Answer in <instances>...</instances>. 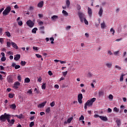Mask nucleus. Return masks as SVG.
<instances>
[{"label": "nucleus", "mask_w": 127, "mask_h": 127, "mask_svg": "<svg viewBox=\"0 0 127 127\" xmlns=\"http://www.w3.org/2000/svg\"><path fill=\"white\" fill-rule=\"evenodd\" d=\"M10 118H11L10 115L4 113L3 115H2L0 116V120L1 121V122H3V123H4V122H5L6 121H7V122H9Z\"/></svg>", "instance_id": "obj_1"}, {"label": "nucleus", "mask_w": 127, "mask_h": 127, "mask_svg": "<svg viewBox=\"0 0 127 127\" xmlns=\"http://www.w3.org/2000/svg\"><path fill=\"white\" fill-rule=\"evenodd\" d=\"M96 98H93L90 100H87L85 104H86L88 107H91L93 106V104H94V102H96Z\"/></svg>", "instance_id": "obj_2"}, {"label": "nucleus", "mask_w": 127, "mask_h": 127, "mask_svg": "<svg viewBox=\"0 0 127 127\" xmlns=\"http://www.w3.org/2000/svg\"><path fill=\"white\" fill-rule=\"evenodd\" d=\"M10 10H11V8L10 7V6L7 7L2 12L3 15H4V16H6V15H8V13L10 12Z\"/></svg>", "instance_id": "obj_3"}, {"label": "nucleus", "mask_w": 127, "mask_h": 127, "mask_svg": "<svg viewBox=\"0 0 127 127\" xmlns=\"http://www.w3.org/2000/svg\"><path fill=\"white\" fill-rule=\"evenodd\" d=\"M78 15L81 22H84V20L85 19V14H83L82 12H79Z\"/></svg>", "instance_id": "obj_4"}, {"label": "nucleus", "mask_w": 127, "mask_h": 127, "mask_svg": "<svg viewBox=\"0 0 127 127\" xmlns=\"http://www.w3.org/2000/svg\"><path fill=\"white\" fill-rule=\"evenodd\" d=\"M83 99V94L80 93L77 96V101L79 104H82L83 101H82V99Z\"/></svg>", "instance_id": "obj_5"}, {"label": "nucleus", "mask_w": 127, "mask_h": 127, "mask_svg": "<svg viewBox=\"0 0 127 127\" xmlns=\"http://www.w3.org/2000/svg\"><path fill=\"white\" fill-rule=\"evenodd\" d=\"M26 24L28 25V26H29V27L31 28L34 26V23H33L32 21H31V20H28L26 22Z\"/></svg>", "instance_id": "obj_6"}, {"label": "nucleus", "mask_w": 127, "mask_h": 127, "mask_svg": "<svg viewBox=\"0 0 127 127\" xmlns=\"http://www.w3.org/2000/svg\"><path fill=\"white\" fill-rule=\"evenodd\" d=\"M7 81L8 83H13V78H12V76L10 75H8L7 77Z\"/></svg>", "instance_id": "obj_7"}, {"label": "nucleus", "mask_w": 127, "mask_h": 127, "mask_svg": "<svg viewBox=\"0 0 127 127\" xmlns=\"http://www.w3.org/2000/svg\"><path fill=\"white\" fill-rule=\"evenodd\" d=\"M19 86H20V83L18 81H16L14 83V86H13V88L14 89H18Z\"/></svg>", "instance_id": "obj_8"}, {"label": "nucleus", "mask_w": 127, "mask_h": 127, "mask_svg": "<svg viewBox=\"0 0 127 127\" xmlns=\"http://www.w3.org/2000/svg\"><path fill=\"white\" fill-rule=\"evenodd\" d=\"M47 103V101H45L42 103H41L38 105V108H40V109H42L46 105V103Z\"/></svg>", "instance_id": "obj_9"}, {"label": "nucleus", "mask_w": 127, "mask_h": 127, "mask_svg": "<svg viewBox=\"0 0 127 127\" xmlns=\"http://www.w3.org/2000/svg\"><path fill=\"white\" fill-rule=\"evenodd\" d=\"M105 65L107 68L109 69H111L112 68V66H113V64L112 63H107L105 64Z\"/></svg>", "instance_id": "obj_10"}, {"label": "nucleus", "mask_w": 127, "mask_h": 127, "mask_svg": "<svg viewBox=\"0 0 127 127\" xmlns=\"http://www.w3.org/2000/svg\"><path fill=\"white\" fill-rule=\"evenodd\" d=\"M103 12H104V10H103L102 7H100L99 11L98 12V14H99L100 17H102V15H103Z\"/></svg>", "instance_id": "obj_11"}, {"label": "nucleus", "mask_w": 127, "mask_h": 127, "mask_svg": "<svg viewBox=\"0 0 127 127\" xmlns=\"http://www.w3.org/2000/svg\"><path fill=\"white\" fill-rule=\"evenodd\" d=\"M43 4H44L43 1H41L38 4V7H40V8L43 7Z\"/></svg>", "instance_id": "obj_12"}, {"label": "nucleus", "mask_w": 127, "mask_h": 127, "mask_svg": "<svg viewBox=\"0 0 127 127\" xmlns=\"http://www.w3.org/2000/svg\"><path fill=\"white\" fill-rule=\"evenodd\" d=\"M11 44L12 47L15 48V49H16V50L18 49V46H17V45H16V44H15V43L12 42L11 43Z\"/></svg>", "instance_id": "obj_13"}, {"label": "nucleus", "mask_w": 127, "mask_h": 127, "mask_svg": "<svg viewBox=\"0 0 127 127\" xmlns=\"http://www.w3.org/2000/svg\"><path fill=\"white\" fill-rule=\"evenodd\" d=\"M88 13L90 17H92V9L90 7H88Z\"/></svg>", "instance_id": "obj_14"}, {"label": "nucleus", "mask_w": 127, "mask_h": 127, "mask_svg": "<svg viewBox=\"0 0 127 127\" xmlns=\"http://www.w3.org/2000/svg\"><path fill=\"white\" fill-rule=\"evenodd\" d=\"M20 59V55H16L14 56V60L15 61H18Z\"/></svg>", "instance_id": "obj_15"}, {"label": "nucleus", "mask_w": 127, "mask_h": 127, "mask_svg": "<svg viewBox=\"0 0 127 127\" xmlns=\"http://www.w3.org/2000/svg\"><path fill=\"white\" fill-rule=\"evenodd\" d=\"M9 107L10 109H11L12 110H15L16 109V105H15V104L10 105Z\"/></svg>", "instance_id": "obj_16"}, {"label": "nucleus", "mask_w": 127, "mask_h": 127, "mask_svg": "<svg viewBox=\"0 0 127 127\" xmlns=\"http://www.w3.org/2000/svg\"><path fill=\"white\" fill-rule=\"evenodd\" d=\"M100 119L102 120V121H104V122H107L108 121V118L104 117V116H100Z\"/></svg>", "instance_id": "obj_17"}, {"label": "nucleus", "mask_w": 127, "mask_h": 127, "mask_svg": "<svg viewBox=\"0 0 127 127\" xmlns=\"http://www.w3.org/2000/svg\"><path fill=\"white\" fill-rule=\"evenodd\" d=\"M101 28L104 29V28H106L107 26H106V23H105V22L103 21V23L101 24Z\"/></svg>", "instance_id": "obj_18"}, {"label": "nucleus", "mask_w": 127, "mask_h": 127, "mask_svg": "<svg viewBox=\"0 0 127 127\" xmlns=\"http://www.w3.org/2000/svg\"><path fill=\"white\" fill-rule=\"evenodd\" d=\"M51 18L52 20H56V19H58V16L54 15L52 16Z\"/></svg>", "instance_id": "obj_19"}, {"label": "nucleus", "mask_w": 127, "mask_h": 127, "mask_svg": "<svg viewBox=\"0 0 127 127\" xmlns=\"http://www.w3.org/2000/svg\"><path fill=\"white\" fill-rule=\"evenodd\" d=\"M15 117H16V118H18V119H23V115L22 114H20L19 115H15Z\"/></svg>", "instance_id": "obj_20"}, {"label": "nucleus", "mask_w": 127, "mask_h": 127, "mask_svg": "<svg viewBox=\"0 0 127 127\" xmlns=\"http://www.w3.org/2000/svg\"><path fill=\"white\" fill-rule=\"evenodd\" d=\"M62 12H63L64 15V16H68V12H67V11H66V10H63Z\"/></svg>", "instance_id": "obj_21"}, {"label": "nucleus", "mask_w": 127, "mask_h": 127, "mask_svg": "<svg viewBox=\"0 0 127 127\" xmlns=\"http://www.w3.org/2000/svg\"><path fill=\"white\" fill-rule=\"evenodd\" d=\"M29 82H30V79H29V78L26 77L24 79V83H29Z\"/></svg>", "instance_id": "obj_22"}, {"label": "nucleus", "mask_w": 127, "mask_h": 127, "mask_svg": "<svg viewBox=\"0 0 127 127\" xmlns=\"http://www.w3.org/2000/svg\"><path fill=\"white\" fill-rule=\"evenodd\" d=\"M70 0H66V5L67 7H69L70 6Z\"/></svg>", "instance_id": "obj_23"}, {"label": "nucleus", "mask_w": 127, "mask_h": 127, "mask_svg": "<svg viewBox=\"0 0 127 127\" xmlns=\"http://www.w3.org/2000/svg\"><path fill=\"white\" fill-rule=\"evenodd\" d=\"M73 117H70V118L68 119L67 120V123L68 124H70V123H71V122H72V121L73 120Z\"/></svg>", "instance_id": "obj_24"}, {"label": "nucleus", "mask_w": 127, "mask_h": 127, "mask_svg": "<svg viewBox=\"0 0 127 127\" xmlns=\"http://www.w3.org/2000/svg\"><path fill=\"white\" fill-rule=\"evenodd\" d=\"M38 30V29L37 28H34L32 30V33H36V31Z\"/></svg>", "instance_id": "obj_25"}, {"label": "nucleus", "mask_w": 127, "mask_h": 127, "mask_svg": "<svg viewBox=\"0 0 127 127\" xmlns=\"http://www.w3.org/2000/svg\"><path fill=\"white\" fill-rule=\"evenodd\" d=\"M20 64L22 66H25L26 62L25 61H21Z\"/></svg>", "instance_id": "obj_26"}, {"label": "nucleus", "mask_w": 127, "mask_h": 127, "mask_svg": "<svg viewBox=\"0 0 127 127\" xmlns=\"http://www.w3.org/2000/svg\"><path fill=\"white\" fill-rule=\"evenodd\" d=\"M42 89H43V90H45V89H46V83H43L42 85Z\"/></svg>", "instance_id": "obj_27"}, {"label": "nucleus", "mask_w": 127, "mask_h": 127, "mask_svg": "<svg viewBox=\"0 0 127 127\" xmlns=\"http://www.w3.org/2000/svg\"><path fill=\"white\" fill-rule=\"evenodd\" d=\"M14 119H12L10 120V119H9V122H8V123H9V124H11V125H13V124H14Z\"/></svg>", "instance_id": "obj_28"}, {"label": "nucleus", "mask_w": 127, "mask_h": 127, "mask_svg": "<svg viewBox=\"0 0 127 127\" xmlns=\"http://www.w3.org/2000/svg\"><path fill=\"white\" fill-rule=\"evenodd\" d=\"M104 95V91H100L99 92V97H102Z\"/></svg>", "instance_id": "obj_29"}, {"label": "nucleus", "mask_w": 127, "mask_h": 127, "mask_svg": "<svg viewBox=\"0 0 127 127\" xmlns=\"http://www.w3.org/2000/svg\"><path fill=\"white\" fill-rule=\"evenodd\" d=\"M125 74H122L120 76V81L123 82L124 81V76H125Z\"/></svg>", "instance_id": "obj_30"}, {"label": "nucleus", "mask_w": 127, "mask_h": 127, "mask_svg": "<svg viewBox=\"0 0 127 127\" xmlns=\"http://www.w3.org/2000/svg\"><path fill=\"white\" fill-rule=\"evenodd\" d=\"M116 123L118 127L121 126V120H117Z\"/></svg>", "instance_id": "obj_31"}, {"label": "nucleus", "mask_w": 127, "mask_h": 127, "mask_svg": "<svg viewBox=\"0 0 127 127\" xmlns=\"http://www.w3.org/2000/svg\"><path fill=\"white\" fill-rule=\"evenodd\" d=\"M14 96V94H13V93L9 94V98H10V99H12V98H13Z\"/></svg>", "instance_id": "obj_32"}, {"label": "nucleus", "mask_w": 127, "mask_h": 127, "mask_svg": "<svg viewBox=\"0 0 127 127\" xmlns=\"http://www.w3.org/2000/svg\"><path fill=\"white\" fill-rule=\"evenodd\" d=\"M46 113H47V114H49V113H50V107H48L46 109Z\"/></svg>", "instance_id": "obj_33"}, {"label": "nucleus", "mask_w": 127, "mask_h": 127, "mask_svg": "<svg viewBox=\"0 0 127 127\" xmlns=\"http://www.w3.org/2000/svg\"><path fill=\"white\" fill-rule=\"evenodd\" d=\"M50 40L51 41V43L52 44H53L54 43V38H53V37L50 38Z\"/></svg>", "instance_id": "obj_34"}, {"label": "nucleus", "mask_w": 127, "mask_h": 127, "mask_svg": "<svg viewBox=\"0 0 127 127\" xmlns=\"http://www.w3.org/2000/svg\"><path fill=\"white\" fill-rule=\"evenodd\" d=\"M108 98H109V100H113V99H114V96H113V95L110 94V95H109Z\"/></svg>", "instance_id": "obj_35"}, {"label": "nucleus", "mask_w": 127, "mask_h": 127, "mask_svg": "<svg viewBox=\"0 0 127 127\" xmlns=\"http://www.w3.org/2000/svg\"><path fill=\"white\" fill-rule=\"evenodd\" d=\"M113 111H114V112H116V113H118L119 112V111H120V110L119 109H118V108L115 107L113 109Z\"/></svg>", "instance_id": "obj_36"}, {"label": "nucleus", "mask_w": 127, "mask_h": 127, "mask_svg": "<svg viewBox=\"0 0 127 127\" xmlns=\"http://www.w3.org/2000/svg\"><path fill=\"white\" fill-rule=\"evenodd\" d=\"M76 7H77V10H80V9H81V6L79 4H77L76 5Z\"/></svg>", "instance_id": "obj_37"}, {"label": "nucleus", "mask_w": 127, "mask_h": 127, "mask_svg": "<svg viewBox=\"0 0 127 127\" xmlns=\"http://www.w3.org/2000/svg\"><path fill=\"white\" fill-rule=\"evenodd\" d=\"M34 91L36 93V94H39L40 93V91L38 90L37 88H35Z\"/></svg>", "instance_id": "obj_38"}, {"label": "nucleus", "mask_w": 127, "mask_h": 127, "mask_svg": "<svg viewBox=\"0 0 127 127\" xmlns=\"http://www.w3.org/2000/svg\"><path fill=\"white\" fill-rule=\"evenodd\" d=\"M5 33L6 36L8 37H10V33H9V32H6Z\"/></svg>", "instance_id": "obj_39"}, {"label": "nucleus", "mask_w": 127, "mask_h": 127, "mask_svg": "<svg viewBox=\"0 0 127 127\" xmlns=\"http://www.w3.org/2000/svg\"><path fill=\"white\" fill-rule=\"evenodd\" d=\"M110 31L111 32H113V33H112L113 35H115V30H114V28H111Z\"/></svg>", "instance_id": "obj_40"}, {"label": "nucleus", "mask_w": 127, "mask_h": 127, "mask_svg": "<svg viewBox=\"0 0 127 127\" xmlns=\"http://www.w3.org/2000/svg\"><path fill=\"white\" fill-rule=\"evenodd\" d=\"M84 119H85V118L84 117V116L81 115L80 116V117L79 118V121H83V120H84Z\"/></svg>", "instance_id": "obj_41"}, {"label": "nucleus", "mask_w": 127, "mask_h": 127, "mask_svg": "<svg viewBox=\"0 0 127 127\" xmlns=\"http://www.w3.org/2000/svg\"><path fill=\"white\" fill-rule=\"evenodd\" d=\"M5 60H6V58H5V57H2L1 58V61H2V62H4V61H5Z\"/></svg>", "instance_id": "obj_42"}, {"label": "nucleus", "mask_w": 127, "mask_h": 127, "mask_svg": "<svg viewBox=\"0 0 127 127\" xmlns=\"http://www.w3.org/2000/svg\"><path fill=\"white\" fill-rule=\"evenodd\" d=\"M115 68H116L118 70H122V67H120V66H119V65H116Z\"/></svg>", "instance_id": "obj_43"}, {"label": "nucleus", "mask_w": 127, "mask_h": 127, "mask_svg": "<svg viewBox=\"0 0 127 127\" xmlns=\"http://www.w3.org/2000/svg\"><path fill=\"white\" fill-rule=\"evenodd\" d=\"M83 21L84 22L85 24H86V25H88V24H89V22H88L86 18L83 20Z\"/></svg>", "instance_id": "obj_44"}, {"label": "nucleus", "mask_w": 127, "mask_h": 127, "mask_svg": "<svg viewBox=\"0 0 127 127\" xmlns=\"http://www.w3.org/2000/svg\"><path fill=\"white\" fill-rule=\"evenodd\" d=\"M17 79L19 82H21V76L20 75L17 76Z\"/></svg>", "instance_id": "obj_45"}, {"label": "nucleus", "mask_w": 127, "mask_h": 127, "mask_svg": "<svg viewBox=\"0 0 127 127\" xmlns=\"http://www.w3.org/2000/svg\"><path fill=\"white\" fill-rule=\"evenodd\" d=\"M35 55L37 58H42V56L41 55L36 54Z\"/></svg>", "instance_id": "obj_46"}, {"label": "nucleus", "mask_w": 127, "mask_h": 127, "mask_svg": "<svg viewBox=\"0 0 127 127\" xmlns=\"http://www.w3.org/2000/svg\"><path fill=\"white\" fill-rule=\"evenodd\" d=\"M51 107H54L55 106V102L53 101L52 103H50Z\"/></svg>", "instance_id": "obj_47"}, {"label": "nucleus", "mask_w": 127, "mask_h": 127, "mask_svg": "<svg viewBox=\"0 0 127 127\" xmlns=\"http://www.w3.org/2000/svg\"><path fill=\"white\" fill-rule=\"evenodd\" d=\"M33 126H34V122H31L29 124V127H33Z\"/></svg>", "instance_id": "obj_48"}, {"label": "nucleus", "mask_w": 127, "mask_h": 127, "mask_svg": "<svg viewBox=\"0 0 127 127\" xmlns=\"http://www.w3.org/2000/svg\"><path fill=\"white\" fill-rule=\"evenodd\" d=\"M119 53H120V51H116L114 53V55L117 56V55H118Z\"/></svg>", "instance_id": "obj_49"}, {"label": "nucleus", "mask_w": 127, "mask_h": 127, "mask_svg": "<svg viewBox=\"0 0 127 127\" xmlns=\"http://www.w3.org/2000/svg\"><path fill=\"white\" fill-rule=\"evenodd\" d=\"M14 68L16 69H19V68H20V65H16L15 66Z\"/></svg>", "instance_id": "obj_50"}, {"label": "nucleus", "mask_w": 127, "mask_h": 127, "mask_svg": "<svg viewBox=\"0 0 127 127\" xmlns=\"http://www.w3.org/2000/svg\"><path fill=\"white\" fill-rule=\"evenodd\" d=\"M18 24L20 26H21L22 25V24H23V23H22V21H19L18 23Z\"/></svg>", "instance_id": "obj_51"}, {"label": "nucleus", "mask_w": 127, "mask_h": 127, "mask_svg": "<svg viewBox=\"0 0 127 127\" xmlns=\"http://www.w3.org/2000/svg\"><path fill=\"white\" fill-rule=\"evenodd\" d=\"M27 93L28 94H29L30 95H31V94H32V90H31V89H29Z\"/></svg>", "instance_id": "obj_52"}, {"label": "nucleus", "mask_w": 127, "mask_h": 127, "mask_svg": "<svg viewBox=\"0 0 127 127\" xmlns=\"http://www.w3.org/2000/svg\"><path fill=\"white\" fill-rule=\"evenodd\" d=\"M67 73H68L67 71H66L65 72H63V75L65 77L66 75H67Z\"/></svg>", "instance_id": "obj_53"}, {"label": "nucleus", "mask_w": 127, "mask_h": 127, "mask_svg": "<svg viewBox=\"0 0 127 127\" xmlns=\"http://www.w3.org/2000/svg\"><path fill=\"white\" fill-rule=\"evenodd\" d=\"M48 74L50 76H52V75H53V73H52V72L51 71H48Z\"/></svg>", "instance_id": "obj_54"}, {"label": "nucleus", "mask_w": 127, "mask_h": 127, "mask_svg": "<svg viewBox=\"0 0 127 127\" xmlns=\"http://www.w3.org/2000/svg\"><path fill=\"white\" fill-rule=\"evenodd\" d=\"M1 71H3L4 70V67L2 65L0 66Z\"/></svg>", "instance_id": "obj_55"}, {"label": "nucleus", "mask_w": 127, "mask_h": 127, "mask_svg": "<svg viewBox=\"0 0 127 127\" xmlns=\"http://www.w3.org/2000/svg\"><path fill=\"white\" fill-rule=\"evenodd\" d=\"M33 49L34 50H36V51H37V50H38V47H33Z\"/></svg>", "instance_id": "obj_56"}, {"label": "nucleus", "mask_w": 127, "mask_h": 127, "mask_svg": "<svg viewBox=\"0 0 127 127\" xmlns=\"http://www.w3.org/2000/svg\"><path fill=\"white\" fill-rule=\"evenodd\" d=\"M10 42H7V47H10Z\"/></svg>", "instance_id": "obj_57"}, {"label": "nucleus", "mask_w": 127, "mask_h": 127, "mask_svg": "<svg viewBox=\"0 0 127 127\" xmlns=\"http://www.w3.org/2000/svg\"><path fill=\"white\" fill-rule=\"evenodd\" d=\"M55 89H59V85L58 84H56L55 85Z\"/></svg>", "instance_id": "obj_58"}, {"label": "nucleus", "mask_w": 127, "mask_h": 127, "mask_svg": "<svg viewBox=\"0 0 127 127\" xmlns=\"http://www.w3.org/2000/svg\"><path fill=\"white\" fill-rule=\"evenodd\" d=\"M87 77H92V73L91 72H89L87 74Z\"/></svg>", "instance_id": "obj_59"}, {"label": "nucleus", "mask_w": 127, "mask_h": 127, "mask_svg": "<svg viewBox=\"0 0 127 127\" xmlns=\"http://www.w3.org/2000/svg\"><path fill=\"white\" fill-rule=\"evenodd\" d=\"M70 28H71V26H67L66 27V30H69V29H70Z\"/></svg>", "instance_id": "obj_60"}, {"label": "nucleus", "mask_w": 127, "mask_h": 127, "mask_svg": "<svg viewBox=\"0 0 127 127\" xmlns=\"http://www.w3.org/2000/svg\"><path fill=\"white\" fill-rule=\"evenodd\" d=\"M15 66H16V63H13L12 64V65H11V66L13 67H15Z\"/></svg>", "instance_id": "obj_61"}, {"label": "nucleus", "mask_w": 127, "mask_h": 127, "mask_svg": "<svg viewBox=\"0 0 127 127\" xmlns=\"http://www.w3.org/2000/svg\"><path fill=\"white\" fill-rule=\"evenodd\" d=\"M108 53L109 54V55H113V53H112L111 51H108Z\"/></svg>", "instance_id": "obj_62"}, {"label": "nucleus", "mask_w": 127, "mask_h": 127, "mask_svg": "<svg viewBox=\"0 0 127 127\" xmlns=\"http://www.w3.org/2000/svg\"><path fill=\"white\" fill-rule=\"evenodd\" d=\"M100 117H101V116H99V115H98L97 114H95L94 115V118H95L96 119H97V118H100Z\"/></svg>", "instance_id": "obj_63"}, {"label": "nucleus", "mask_w": 127, "mask_h": 127, "mask_svg": "<svg viewBox=\"0 0 127 127\" xmlns=\"http://www.w3.org/2000/svg\"><path fill=\"white\" fill-rule=\"evenodd\" d=\"M108 113H112V110L111 109V108L108 109Z\"/></svg>", "instance_id": "obj_64"}]
</instances>
